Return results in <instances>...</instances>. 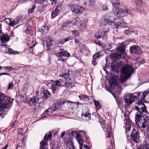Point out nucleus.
<instances>
[{
    "label": "nucleus",
    "mask_w": 149,
    "mask_h": 149,
    "mask_svg": "<svg viewBox=\"0 0 149 149\" xmlns=\"http://www.w3.org/2000/svg\"><path fill=\"white\" fill-rule=\"evenodd\" d=\"M68 72L63 74H60L59 76L61 78L53 84L52 89L53 91L57 89V86H62L67 88L71 86L74 80V74L72 71H69Z\"/></svg>",
    "instance_id": "f257e3e1"
},
{
    "label": "nucleus",
    "mask_w": 149,
    "mask_h": 149,
    "mask_svg": "<svg viewBox=\"0 0 149 149\" xmlns=\"http://www.w3.org/2000/svg\"><path fill=\"white\" fill-rule=\"evenodd\" d=\"M141 115H136L135 117V121L136 125L139 127L146 128L148 127L149 120L148 118L145 117V115L142 117Z\"/></svg>",
    "instance_id": "f03ea898"
},
{
    "label": "nucleus",
    "mask_w": 149,
    "mask_h": 149,
    "mask_svg": "<svg viewBox=\"0 0 149 149\" xmlns=\"http://www.w3.org/2000/svg\"><path fill=\"white\" fill-rule=\"evenodd\" d=\"M129 11L127 9L124 10L120 7H114L113 9V14L117 17H124L126 15Z\"/></svg>",
    "instance_id": "7ed1b4c3"
},
{
    "label": "nucleus",
    "mask_w": 149,
    "mask_h": 149,
    "mask_svg": "<svg viewBox=\"0 0 149 149\" xmlns=\"http://www.w3.org/2000/svg\"><path fill=\"white\" fill-rule=\"evenodd\" d=\"M12 104H10L8 100L2 101L1 102V116L3 117L4 115L7 113V111L5 109L8 110L10 109V107Z\"/></svg>",
    "instance_id": "20e7f679"
},
{
    "label": "nucleus",
    "mask_w": 149,
    "mask_h": 149,
    "mask_svg": "<svg viewBox=\"0 0 149 149\" xmlns=\"http://www.w3.org/2000/svg\"><path fill=\"white\" fill-rule=\"evenodd\" d=\"M137 106H135V107L136 110L139 111V114L137 115H142V113H147V111L146 106L142 101L139 100L137 102Z\"/></svg>",
    "instance_id": "39448f33"
},
{
    "label": "nucleus",
    "mask_w": 149,
    "mask_h": 149,
    "mask_svg": "<svg viewBox=\"0 0 149 149\" xmlns=\"http://www.w3.org/2000/svg\"><path fill=\"white\" fill-rule=\"evenodd\" d=\"M52 134L51 132H49V134L46 133L45 135L44 139L40 143V149H47L46 146L49 140L51 139Z\"/></svg>",
    "instance_id": "423d86ee"
},
{
    "label": "nucleus",
    "mask_w": 149,
    "mask_h": 149,
    "mask_svg": "<svg viewBox=\"0 0 149 149\" xmlns=\"http://www.w3.org/2000/svg\"><path fill=\"white\" fill-rule=\"evenodd\" d=\"M121 72L123 75L130 77L133 72V68L131 66L126 65L122 67Z\"/></svg>",
    "instance_id": "0eeeda50"
},
{
    "label": "nucleus",
    "mask_w": 149,
    "mask_h": 149,
    "mask_svg": "<svg viewBox=\"0 0 149 149\" xmlns=\"http://www.w3.org/2000/svg\"><path fill=\"white\" fill-rule=\"evenodd\" d=\"M113 22V19H111V17L109 18V17L107 15L101 18L100 22L101 24L103 25H105L107 24L111 25Z\"/></svg>",
    "instance_id": "6e6552de"
},
{
    "label": "nucleus",
    "mask_w": 149,
    "mask_h": 149,
    "mask_svg": "<svg viewBox=\"0 0 149 149\" xmlns=\"http://www.w3.org/2000/svg\"><path fill=\"white\" fill-rule=\"evenodd\" d=\"M130 52L132 54L140 55L142 54L141 48L138 46L133 45L130 47Z\"/></svg>",
    "instance_id": "1a4fd4ad"
},
{
    "label": "nucleus",
    "mask_w": 149,
    "mask_h": 149,
    "mask_svg": "<svg viewBox=\"0 0 149 149\" xmlns=\"http://www.w3.org/2000/svg\"><path fill=\"white\" fill-rule=\"evenodd\" d=\"M75 22L73 23L72 22H67L63 23L61 26L62 29H66L72 25H75L79 26V24H80V20L79 18H76L75 19Z\"/></svg>",
    "instance_id": "9d476101"
},
{
    "label": "nucleus",
    "mask_w": 149,
    "mask_h": 149,
    "mask_svg": "<svg viewBox=\"0 0 149 149\" xmlns=\"http://www.w3.org/2000/svg\"><path fill=\"white\" fill-rule=\"evenodd\" d=\"M131 138L134 143H138L139 141V134L135 130L133 129L132 130Z\"/></svg>",
    "instance_id": "9b49d317"
},
{
    "label": "nucleus",
    "mask_w": 149,
    "mask_h": 149,
    "mask_svg": "<svg viewBox=\"0 0 149 149\" xmlns=\"http://www.w3.org/2000/svg\"><path fill=\"white\" fill-rule=\"evenodd\" d=\"M70 8L71 11L76 13H81L84 10V8L82 7L77 6H75L71 4L70 6Z\"/></svg>",
    "instance_id": "f8f14e48"
},
{
    "label": "nucleus",
    "mask_w": 149,
    "mask_h": 149,
    "mask_svg": "<svg viewBox=\"0 0 149 149\" xmlns=\"http://www.w3.org/2000/svg\"><path fill=\"white\" fill-rule=\"evenodd\" d=\"M118 77L117 75L114 74H112L110 76L109 81V85L112 87H114L117 85V81L118 80Z\"/></svg>",
    "instance_id": "ddd939ff"
},
{
    "label": "nucleus",
    "mask_w": 149,
    "mask_h": 149,
    "mask_svg": "<svg viewBox=\"0 0 149 149\" xmlns=\"http://www.w3.org/2000/svg\"><path fill=\"white\" fill-rule=\"evenodd\" d=\"M136 99V97L133 94L129 95L126 96L125 101L128 105H130L134 102L135 99Z\"/></svg>",
    "instance_id": "4468645a"
},
{
    "label": "nucleus",
    "mask_w": 149,
    "mask_h": 149,
    "mask_svg": "<svg viewBox=\"0 0 149 149\" xmlns=\"http://www.w3.org/2000/svg\"><path fill=\"white\" fill-rule=\"evenodd\" d=\"M82 116H84L87 118V120H90L91 118V114L89 113V111L87 107H84L82 110Z\"/></svg>",
    "instance_id": "2eb2a0df"
},
{
    "label": "nucleus",
    "mask_w": 149,
    "mask_h": 149,
    "mask_svg": "<svg viewBox=\"0 0 149 149\" xmlns=\"http://www.w3.org/2000/svg\"><path fill=\"white\" fill-rule=\"evenodd\" d=\"M149 93V89L144 91L142 93H139L138 94V100L141 101H143L145 97Z\"/></svg>",
    "instance_id": "dca6fc26"
},
{
    "label": "nucleus",
    "mask_w": 149,
    "mask_h": 149,
    "mask_svg": "<svg viewBox=\"0 0 149 149\" xmlns=\"http://www.w3.org/2000/svg\"><path fill=\"white\" fill-rule=\"evenodd\" d=\"M76 138L78 143L80 145V149H91L90 147H88L86 145H84L83 144V140L81 139L80 135Z\"/></svg>",
    "instance_id": "f3484780"
},
{
    "label": "nucleus",
    "mask_w": 149,
    "mask_h": 149,
    "mask_svg": "<svg viewBox=\"0 0 149 149\" xmlns=\"http://www.w3.org/2000/svg\"><path fill=\"white\" fill-rule=\"evenodd\" d=\"M3 35L1 36V42L3 43L1 44V46H6V45H5L4 42L8 41L10 39V37L7 34H3V32L2 33Z\"/></svg>",
    "instance_id": "a211bd4d"
},
{
    "label": "nucleus",
    "mask_w": 149,
    "mask_h": 149,
    "mask_svg": "<svg viewBox=\"0 0 149 149\" xmlns=\"http://www.w3.org/2000/svg\"><path fill=\"white\" fill-rule=\"evenodd\" d=\"M8 100V102L10 104H13V99L12 98H8L4 94L1 92V102L2 101Z\"/></svg>",
    "instance_id": "6ab92c4d"
},
{
    "label": "nucleus",
    "mask_w": 149,
    "mask_h": 149,
    "mask_svg": "<svg viewBox=\"0 0 149 149\" xmlns=\"http://www.w3.org/2000/svg\"><path fill=\"white\" fill-rule=\"evenodd\" d=\"M124 121L125 124V130L126 132H127L130 130L132 123V121L129 119H125Z\"/></svg>",
    "instance_id": "aec40b11"
},
{
    "label": "nucleus",
    "mask_w": 149,
    "mask_h": 149,
    "mask_svg": "<svg viewBox=\"0 0 149 149\" xmlns=\"http://www.w3.org/2000/svg\"><path fill=\"white\" fill-rule=\"evenodd\" d=\"M122 54L121 53H114L111 55L110 57L113 61H116L117 60L120 59L121 58H124V57L123 56L122 57Z\"/></svg>",
    "instance_id": "412c9836"
},
{
    "label": "nucleus",
    "mask_w": 149,
    "mask_h": 149,
    "mask_svg": "<svg viewBox=\"0 0 149 149\" xmlns=\"http://www.w3.org/2000/svg\"><path fill=\"white\" fill-rule=\"evenodd\" d=\"M60 9L61 7L58 6L54 10L52 11L51 12L52 19H53L54 17H55L58 15L60 13Z\"/></svg>",
    "instance_id": "4be33fe9"
},
{
    "label": "nucleus",
    "mask_w": 149,
    "mask_h": 149,
    "mask_svg": "<svg viewBox=\"0 0 149 149\" xmlns=\"http://www.w3.org/2000/svg\"><path fill=\"white\" fill-rule=\"evenodd\" d=\"M67 146L69 149H74V147L73 142L72 141V139H70L67 143Z\"/></svg>",
    "instance_id": "5701e85b"
},
{
    "label": "nucleus",
    "mask_w": 149,
    "mask_h": 149,
    "mask_svg": "<svg viewBox=\"0 0 149 149\" xmlns=\"http://www.w3.org/2000/svg\"><path fill=\"white\" fill-rule=\"evenodd\" d=\"M68 132L69 134H71L73 136L75 137L76 138L80 135L79 134L75 131H69Z\"/></svg>",
    "instance_id": "b1692460"
},
{
    "label": "nucleus",
    "mask_w": 149,
    "mask_h": 149,
    "mask_svg": "<svg viewBox=\"0 0 149 149\" xmlns=\"http://www.w3.org/2000/svg\"><path fill=\"white\" fill-rule=\"evenodd\" d=\"M129 77L123 75V76H122L120 77L119 79V81L121 83L123 84L124 81L127 80Z\"/></svg>",
    "instance_id": "393cba45"
},
{
    "label": "nucleus",
    "mask_w": 149,
    "mask_h": 149,
    "mask_svg": "<svg viewBox=\"0 0 149 149\" xmlns=\"http://www.w3.org/2000/svg\"><path fill=\"white\" fill-rule=\"evenodd\" d=\"M54 110L55 108L54 107H50L46 111H44L43 114L47 113V114H49L52 113Z\"/></svg>",
    "instance_id": "a878e982"
},
{
    "label": "nucleus",
    "mask_w": 149,
    "mask_h": 149,
    "mask_svg": "<svg viewBox=\"0 0 149 149\" xmlns=\"http://www.w3.org/2000/svg\"><path fill=\"white\" fill-rule=\"evenodd\" d=\"M94 103L95 107H96L97 109V110H100L101 107V104L100 102L96 100H95L94 101Z\"/></svg>",
    "instance_id": "bb28decb"
},
{
    "label": "nucleus",
    "mask_w": 149,
    "mask_h": 149,
    "mask_svg": "<svg viewBox=\"0 0 149 149\" xmlns=\"http://www.w3.org/2000/svg\"><path fill=\"white\" fill-rule=\"evenodd\" d=\"M101 37L104 40H106L107 39L108 34L106 33L103 31H102L100 33Z\"/></svg>",
    "instance_id": "cd10ccee"
},
{
    "label": "nucleus",
    "mask_w": 149,
    "mask_h": 149,
    "mask_svg": "<svg viewBox=\"0 0 149 149\" xmlns=\"http://www.w3.org/2000/svg\"><path fill=\"white\" fill-rule=\"evenodd\" d=\"M41 30L42 31V33H44V34L46 33L48 31V27L46 25L42 26L41 27Z\"/></svg>",
    "instance_id": "c85d7f7f"
},
{
    "label": "nucleus",
    "mask_w": 149,
    "mask_h": 149,
    "mask_svg": "<svg viewBox=\"0 0 149 149\" xmlns=\"http://www.w3.org/2000/svg\"><path fill=\"white\" fill-rule=\"evenodd\" d=\"M61 52L62 56L68 57L70 56V53H68L67 52L65 51L64 50H62V51Z\"/></svg>",
    "instance_id": "c756f323"
},
{
    "label": "nucleus",
    "mask_w": 149,
    "mask_h": 149,
    "mask_svg": "<svg viewBox=\"0 0 149 149\" xmlns=\"http://www.w3.org/2000/svg\"><path fill=\"white\" fill-rule=\"evenodd\" d=\"M79 97L80 100L82 101L87 100L88 99V97L85 95H79Z\"/></svg>",
    "instance_id": "7c9ffc66"
},
{
    "label": "nucleus",
    "mask_w": 149,
    "mask_h": 149,
    "mask_svg": "<svg viewBox=\"0 0 149 149\" xmlns=\"http://www.w3.org/2000/svg\"><path fill=\"white\" fill-rule=\"evenodd\" d=\"M117 50L118 52L124 53L125 52V47L123 46H119L117 47Z\"/></svg>",
    "instance_id": "2f4dec72"
},
{
    "label": "nucleus",
    "mask_w": 149,
    "mask_h": 149,
    "mask_svg": "<svg viewBox=\"0 0 149 149\" xmlns=\"http://www.w3.org/2000/svg\"><path fill=\"white\" fill-rule=\"evenodd\" d=\"M31 101L34 104L38 102V98L36 96L34 97L31 99Z\"/></svg>",
    "instance_id": "473e14b6"
},
{
    "label": "nucleus",
    "mask_w": 149,
    "mask_h": 149,
    "mask_svg": "<svg viewBox=\"0 0 149 149\" xmlns=\"http://www.w3.org/2000/svg\"><path fill=\"white\" fill-rule=\"evenodd\" d=\"M44 93L45 94L47 98H49L51 97V95L50 92L47 90H44L43 91Z\"/></svg>",
    "instance_id": "72a5a7b5"
},
{
    "label": "nucleus",
    "mask_w": 149,
    "mask_h": 149,
    "mask_svg": "<svg viewBox=\"0 0 149 149\" xmlns=\"http://www.w3.org/2000/svg\"><path fill=\"white\" fill-rule=\"evenodd\" d=\"M111 1L113 6H117L119 4V0H111Z\"/></svg>",
    "instance_id": "f704fd0d"
},
{
    "label": "nucleus",
    "mask_w": 149,
    "mask_h": 149,
    "mask_svg": "<svg viewBox=\"0 0 149 149\" xmlns=\"http://www.w3.org/2000/svg\"><path fill=\"white\" fill-rule=\"evenodd\" d=\"M20 99L22 102H25L27 100V97L25 95H21L20 96Z\"/></svg>",
    "instance_id": "c9c22d12"
},
{
    "label": "nucleus",
    "mask_w": 149,
    "mask_h": 149,
    "mask_svg": "<svg viewBox=\"0 0 149 149\" xmlns=\"http://www.w3.org/2000/svg\"><path fill=\"white\" fill-rule=\"evenodd\" d=\"M111 68L112 70L116 71L118 69V67L116 65H112L111 66Z\"/></svg>",
    "instance_id": "e433bc0d"
},
{
    "label": "nucleus",
    "mask_w": 149,
    "mask_h": 149,
    "mask_svg": "<svg viewBox=\"0 0 149 149\" xmlns=\"http://www.w3.org/2000/svg\"><path fill=\"white\" fill-rule=\"evenodd\" d=\"M100 53L97 52L94 54L93 56V59H96L97 58L99 57L100 56Z\"/></svg>",
    "instance_id": "4c0bfd02"
},
{
    "label": "nucleus",
    "mask_w": 149,
    "mask_h": 149,
    "mask_svg": "<svg viewBox=\"0 0 149 149\" xmlns=\"http://www.w3.org/2000/svg\"><path fill=\"white\" fill-rule=\"evenodd\" d=\"M116 101L117 104L118 105H119L120 104L121 105L123 102V101L122 100V99L120 98H118L116 99Z\"/></svg>",
    "instance_id": "58836bf2"
},
{
    "label": "nucleus",
    "mask_w": 149,
    "mask_h": 149,
    "mask_svg": "<svg viewBox=\"0 0 149 149\" xmlns=\"http://www.w3.org/2000/svg\"><path fill=\"white\" fill-rule=\"evenodd\" d=\"M3 69H6L7 71L8 72H10L11 70H14V68L11 67H4L3 68Z\"/></svg>",
    "instance_id": "ea45409f"
},
{
    "label": "nucleus",
    "mask_w": 149,
    "mask_h": 149,
    "mask_svg": "<svg viewBox=\"0 0 149 149\" xmlns=\"http://www.w3.org/2000/svg\"><path fill=\"white\" fill-rule=\"evenodd\" d=\"M143 149H149V144L146 143L143 145L141 146Z\"/></svg>",
    "instance_id": "a19ab883"
},
{
    "label": "nucleus",
    "mask_w": 149,
    "mask_h": 149,
    "mask_svg": "<svg viewBox=\"0 0 149 149\" xmlns=\"http://www.w3.org/2000/svg\"><path fill=\"white\" fill-rule=\"evenodd\" d=\"M53 41L52 39H49L48 41H47V47H49L52 45V41Z\"/></svg>",
    "instance_id": "79ce46f5"
},
{
    "label": "nucleus",
    "mask_w": 149,
    "mask_h": 149,
    "mask_svg": "<svg viewBox=\"0 0 149 149\" xmlns=\"http://www.w3.org/2000/svg\"><path fill=\"white\" fill-rule=\"evenodd\" d=\"M36 6L33 5L32 6V8H31L29 9L28 10V13H33V11H34V10L35 9V8H36Z\"/></svg>",
    "instance_id": "37998d69"
},
{
    "label": "nucleus",
    "mask_w": 149,
    "mask_h": 149,
    "mask_svg": "<svg viewBox=\"0 0 149 149\" xmlns=\"http://www.w3.org/2000/svg\"><path fill=\"white\" fill-rule=\"evenodd\" d=\"M72 33L74 36H76L79 34V32L78 31L75 30L72 31Z\"/></svg>",
    "instance_id": "c03bdc74"
},
{
    "label": "nucleus",
    "mask_w": 149,
    "mask_h": 149,
    "mask_svg": "<svg viewBox=\"0 0 149 149\" xmlns=\"http://www.w3.org/2000/svg\"><path fill=\"white\" fill-rule=\"evenodd\" d=\"M136 3L139 6H141L142 5V0H136Z\"/></svg>",
    "instance_id": "a18cd8bd"
},
{
    "label": "nucleus",
    "mask_w": 149,
    "mask_h": 149,
    "mask_svg": "<svg viewBox=\"0 0 149 149\" xmlns=\"http://www.w3.org/2000/svg\"><path fill=\"white\" fill-rule=\"evenodd\" d=\"M14 86V85L12 83L10 82V83L8 85V90H10V89H12V87H13Z\"/></svg>",
    "instance_id": "49530a36"
},
{
    "label": "nucleus",
    "mask_w": 149,
    "mask_h": 149,
    "mask_svg": "<svg viewBox=\"0 0 149 149\" xmlns=\"http://www.w3.org/2000/svg\"><path fill=\"white\" fill-rule=\"evenodd\" d=\"M102 31H103L106 33H108L109 31V28L108 27H104L102 29Z\"/></svg>",
    "instance_id": "de8ad7c7"
},
{
    "label": "nucleus",
    "mask_w": 149,
    "mask_h": 149,
    "mask_svg": "<svg viewBox=\"0 0 149 149\" xmlns=\"http://www.w3.org/2000/svg\"><path fill=\"white\" fill-rule=\"evenodd\" d=\"M18 133L19 134L23 135V129L22 128H19L18 129Z\"/></svg>",
    "instance_id": "09e8293b"
},
{
    "label": "nucleus",
    "mask_w": 149,
    "mask_h": 149,
    "mask_svg": "<svg viewBox=\"0 0 149 149\" xmlns=\"http://www.w3.org/2000/svg\"><path fill=\"white\" fill-rule=\"evenodd\" d=\"M8 51L11 54H18V53H17V52L15 51H14L12 49H8Z\"/></svg>",
    "instance_id": "8fccbe9b"
},
{
    "label": "nucleus",
    "mask_w": 149,
    "mask_h": 149,
    "mask_svg": "<svg viewBox=\"0 0 149 149\" xmlns=\"http://www.w3.org/2000/svg\"><path fill=\"white\" fill-rule=\"evenodd\" d=\"M54 107L55 109H58L61 107V104L59 103L56 104Z\"/></svg>",
    "instance_id": "3c124183"
},
{
    "label": "nucleus",
    "mask_w": 149,
    "mask_h": 149,
    "mask_svg": "<svg viewBox=\"0 0 149 149\" xmlns=\"http://www.w3.org/2000/svg\"><path fill=\"white\" fill-rule=\"evenodd\" d=\"M15 25V21L14 20L11 21L10 20V22L9 25L11 26H13L14 25Z\"/></svg>",
    "instance_id": "603ef678"
},
{
    "label": "nucleus",
    "mask_w": 149,
    "mask_h": 149,
    "mask_svg": "<svg viewBox=\"0 0 149 149\" xmlns=\"http://www.w3.org/2000/svg\"><path fill=\"white\" fill-rule=\"evenodd\" d=\"M84 4L86 5H91L90 0H85L84 2Z\"/></svg>",
    "instance_id": "864d4df0"
},
{
    "label": "nucleus",
    "mask_w": 149,
    "mask_h": 149,
    "mask_svg": "<svg viewBox=\"0 0 149 149\" xmlns=\"http://www.w3.org/2000/svg\"><path fill=\"white\" fill-rule=\"evenodd\" d=\"M5 22L8 24H9L10 22V19L8 18H5L4 19Z\"/></svg>",
    "instance_id": "5fc2aeb1"
},
{
    "label": "nucleus",
    "mask_w": 149,
    "mask_h": 149,
    "mask_svg": "<svg viewBox=\"0 0 149 149\" xmlns=\"http://www.w3.org/2000/svg\"><path fill=\"white\" fill-rule=\"evenodd\" d=\"M94 36L96 38L98 39H100L101 37L100 34H94Z\"/></svg>",
    "instance_id": "6e6d98bb"
},
{
    "label": "nucleus",
    "mask_w": 149,
    "mask_h": 149,
    "mask_svg": "<svg viewBox=\"0 0 149 149\" xmlns=\"http://www.w3.org/2000/svg\"><path fill=\"white\" fill-rule=\"evenodd\" d=\"M41 97L44 99H47L46 98V96H45V94L44 93L43 91V92L41 93Z\"/></svg>",
    "instance_id": "4d7b16f0"
},
{
    "label": "nucleus",
    "mask_w": 149,
    "mask_h": 149,
    "mask_svg": "<svg viewBox=\"0 0 149 149\" xmlns=\"http://www.w3.org/2000/svg\"><path fill=\"white\" fill-rule=\"evenodd\" d=\"M64 40L62 39L59 41L58 43L61 45H63L65 43Z\"/></svg>",
    "instance_id": "13d9d810"
},
{
    "label": "nucleus",
    "mask_w": 149,
    "mask_h": 149,
    "mask_svg": "<svg viewBox=\"0 0 149 149\" xmlns=\"http://www.w3.org/2000/svg\"><path fill=\"white\" fill-rule=\"evenodd\" d=\"M18 123V121L17 120H15L14 122L12 125V127H13L15 126V125H16Z\"/></svg>",
    "instance_id": "bf43d9fd"
},
{
    "label": "nucleus",
    "mask_w": 149,
    "mask_h": 149,
    "mask_svg": "<svg viewBox=\"0 0 149 149\" xmlns=\"http://www.w3.org/2000/svg\"><path fill=\"white\" fill-rule=\"evenodd\" d=\"M56 55L58 57L60 58L62 56L61 51L57 53L56 54Z\"/></svg>",
    "instance_id": "052dcab7"
},
{
    "label": "nucleus",
    "mask_w": 149,
    "mask_h": 149,
    "mask_svg": "<svg viewBox=\"0 0 149 149\" xmlns=\"http://www.w3.org/2000/svg\"><path fill=\"white\" fill-rule=\"evenodd\" d=\"M92 64L93 65H95L96 64V61L95 60V59H94L92 61Z\"/></svg>",
    "instance_id": "680f3d73"
},
{
    "label": "nucleus",
    "mask_w": 149,
    "mask_h": 149,
    "mask_svg": "<svg viewBox=\"0 0 149 149\" xmlns=\"http://www.w3.org/2000/svg\"><path fill=\"white\" fill-rule=\"evenodd\" d=\"M71 39V38L70 37H68L67 38H65L64 39L65 42L68 41H69Z\"/></svg>",
    "instance_id": "e2e57ef3"
},
{
    "label": "nucleus",
    "mask_w": 149,
    "mask_h": 149,
    "mask_svg": "<svg viewBox=\"0 0 149 149\" xmlns=\"http://www.w3.org/2000/svg\"><path fill=\"white\" fill-rule=\"evenodd\" d=\"M103 10H107L108 8L107 6L105 5H103L102 6Z\"/></svg>",
    "instance_id": "0e129e2a"
},
{
    "label": "nucleus",
    "mask_w": 149,
    "mask_h": 149,
    "mask_svg": "<svg viewBox=\"0 0 149 149\" xmlns=\"http://www.w3.org/2000/svg\"><path fill=\"white\" fill-rule=\"evenodd\" d=\"M91 5H93L95 2V0H90Z\"/></svg>",
    "instance_id": "69168bd1"
},
{
    "label": "nucleus",
    "mask_w": 149,
    "mask_h": 149,
    "mask_svg": "<svg viewBox=\"0 0 149 149\" xmlns=\"http://www.w3.org/2000/svg\"><path fill=\"white\" fill-rule=\"evenodd\" d=\"M107 133L106 134V137L107 138L109 137L110 136V133L109 132L107 131Z\"/></svg>",
    "instance_id": "338daca9"
},
{
    "label": "nucleus",
    "mask_w": 149,
    "mask_h": 149,
    "mask_svg": "<svg viewBox=\"0 0 149 149\" xmlns=\"http://www.w3.org/2000/svg\"><path fill=\"white\" fill-rule=\"evenodd\" d=\"M26 139L25 137H24L23 138L22 141V143H24V144H25V139Z\"/></svg>",
    "instance_id": "774afa93"
}]
</instances>
